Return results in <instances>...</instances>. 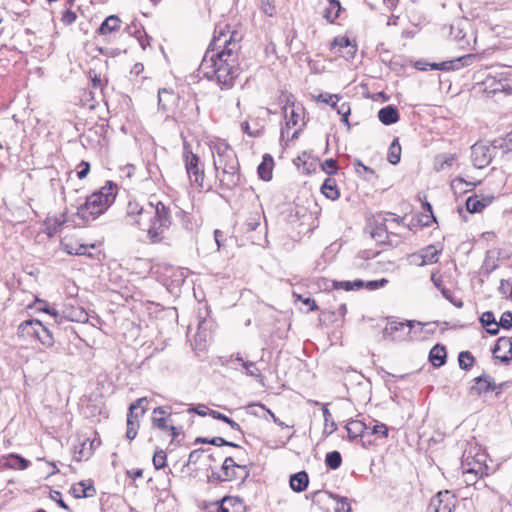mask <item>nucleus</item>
Masks as SVG:
<instances>
[{"label": "nucleus", "instance_id": "23", "mask_svg": "<svg viewBox=\"0 0 512 512\" xmlns=\"http://www.w3.org/2000/svg\"><path fill=\"white\" fill-rule=\"evenodd\" d=\"M378 118L384 125H391L399 120V113L394 106L388 105L379 110Z\"/></svg>", "mask_w": 512, "mask_h": 512}, {"label": "nucleus", "instance_id": "52", "mask_svg": "<svg viewBox=\"0 0 512 512\" xmlns=\"http://www.w3.org/2000/svg\"><path fill=\"white\" fill-rule=\"evenodd\" d=\"M441 293H442L443 297H445L455 307L461 308L463 306V302L461 300H457L453 297L451 290H449L447 288H441Z\"/></svg>", "mask_w": 512, "mask_h": 512}, {"label": "nucleus", "instance_id": "7", "mask_svg": "<svg viewBox=\"0 0 512 512\" xmlns=\"http://www.w3.org/2000/svg\"><path fill=\"white\" fill-rule=\"evenodd\" d=\"M486 89L493 94L498 92L511 93L512 92V69L496 73L494 76L488 75L484 81Z\"/></svg>", "mask_w": 512, "mask_h": 512}, {"label": "nucleus", "instance_id": "56", "mask_svg": "<svg viewBox=\"0 0 512 512\" xmlns=\"http://www.w3.org/2000/svg\"><path fill=\"white\" fill-rule=\"evenodd\" d=\"M90 171V164L86 161H81L78 165L77 176L79 179H84Z\"/></svg>", "mask_w": 512, "mask_h": 512}, {"label": "nucleus", "instance_id": "49", "mask_svg": "<svg viewBox=\"0 0 512 512\" xmlns=\"http://www.w3.org/2000/svg\"><path fill=\"white\" fill-rule=\"evenodd\" d=\"M317 100L324 102L326 104H329V105H331V107L334 108V107H336V102L339 100V96L336 94L324 93V94L318 95Z\"/></svg>", "mask_w": 512, "mask_h": 512}, {"label": "nucleus", "instance_id": "1", "mask_svg": "<svg viewBox=\"0 0 512 512\" xmlns=\"http://www.w3.org/2000/svg\"><path fill=\"white\" fill-rule=\"evenodd\" d=\"M243 33L229 24L216 26L214 36L199 65L198 72L221 89H230L240 75V50Z\"/></svg>", "mask_w": 512, "mask_h": 512}, {"label": "nucleus", "instance_id": "10", "mask_svg": "<svg viewBox=\"0 0 512 512\" xmlns=\"http://www.w3.org/2000/svg\"><path fill=\"white\" fill-rule=\"evenodd\" d=\"M455 497L449 491H440L433 496L428 505V512H452Z\"/></svg>", "mask_w": 512, "mask_h": 512}, {"label": "nucleus", "instance_id": "61", "mask_svg": "<svg viewBox=\"0 0 512 512\" xmlns=\"http://www.w3.org/2000/svg\"><path fill=\"white\" fill-rule=\"evenodd\" d=\"M261 407L267 411V413L270 415L271 419L273 420V422L276 425H278L281 428H288L289 427L284 422H282L279 418H277L276 415L270 409H267L264 405H261Z\"/></svg>", "mask_w": 512, "mask_h": 512}, {"label": "nucleus", "instance_id": "44", "mask_svg": "<svg viewBox=\"0 0 512 512\" xmlns=\"http://www.w3.org/2000/svg\"><path fill=\"white\" fill-rule=\"evenodd\" d=\"M209 415L214 419H217V420L227 423L233 430L241 432L240 425L237 422H235L234 420H232L231 418L227 417L226 415H224L216 410H211L209 412Z\"/></svg>", "mask_w": 512, "mask_h": 512}, {"label": "nucleus", "instance_id": "24", "mask_svg": "<svg viewBox=\"0 0 512 512\" xmlns=\"http://www.w3.org/2000/svg\"><path fill=\"white\" fill-rule=\"evenodd\" d=\"M345 428L350 440H354L360 436L362 437L364 433L369 429V427L360 420L349 421Z\"/></svg>", "mask_w": 512, "mask_h": 512}, {"label": "nucleus", "instance_id": "13", "mask_svg": "<svg viewBox=\"0 0 512 512\" xmlns=\"http://www.w3.org/2000/svg\"><path fill=\"white\" fill-rule=\"evenodd\" d=\"M331 48L336 50L335 52L346 60L352 59L357 51L356 45L353 44L350 39L345 36L335 37Z\"/></svg>", "mask_w": 512, "mask_h": 512}, {"label": "nucleus", "instance_id": "42", "mask_svg": "<svg viewBox=\"0 0 512 512\" xmlns=\"http://www.w3.org/2000/svg\"><path fill=\"white\" fill-rule=\"evenodd\" d=\"M325 463L333 470L338 469L342 463V456L338 451L329 452L326 454Z\"/></svg>", "mask_w": 512, "mask_h": 512}, {"label": "nucleus", "instance_id": "17", "mask_svg": "<svg viewBox=\"0 0 512 512\" xmlns=\"http://www.w3.org/2000/svg\"><path fill=\"white\" fill-rule=\"evenodd\" d=\"M213 153L217 154L213 162L216 171H218L225 162L237 161L233 150L226 143L216 145Z\"/></svg>", "mask_w": 512, "mask_h": 512}, {"label": "nucleus", "instance_id": "4", "mask_svg": "<svg viewBox=\"0 0 512 512\" xmlns=\"http://www.w3.org/2000/svg\"><path fill=\"white\" fill-rule=\"evenodd\" d=\"M221 473L212 472L211 479L219 482L241 480L245 481L250 474L247 465H240L232 457H226L221 467Z\"/></svg>", "mask_w": 512, "mask_h": 512}, {"label": "nucleus", "instance_id": "14", "mask_svg": "<svg viewBox=\"0 0 512 512\" xmlns=\"http://www.w3.org/2000/svg\"><path fill=\"white\" fill-rule=\"evenodd\" d=\"M170 224L158 221L157 218L153 217V220L149 221L146 227L147 237L151 243L156 244L162 242L166 236L165 233L169 229Z\"/></svg>", "mask_w": 512, "mask_h": 512}, {"label": "nucleus", "instance_id": "45", "mask_svg": "<svg viewBox=\"0 0 512 512\" xmlns=\"http://www.w3.org/2000/svg\"><path fill=\"white\" fill-rule=\"evenodd\" d=\"M337 111V113L339 115L342 116V122H344L345 124H347L349 126V120H348V117L351 113V109H350V105L346 102L340 104V105H337L336 104V107H334Z\"/></svg>", "mask_w": 512, "mask_h": 512}, {"label": "nucleus", "instance_id": "43", "mask_svg": "<svg viewBox=\"0 0 512 512\" xmlns=\"http://www.w3.org/2000/svg\"><path fill=\"white\" fill-rule=\"evenodd\" d=\"M451 35L458 42L460 47L465 48L466 46H469L470 41L466 38V34L463 33V29L459 26H451Z\"/></svg>", "mask_w": 512, "mask_h": 512}, {"label": "nucleus", "instance_id": "57", "mask_svg": "<svg viewBox=\"0 0 512 512\" xmlns=\"http://www.w3.org/2000/svg\"><path fill=\"white\" fill-rule=\"evenodd\" d=\"M261 10L268 16H273L274 14V6L271 3V0H261Z\"/></svg>", "mask_w": 512, "mask_h": 512}, {"label": "nucleus", "instance_id": "5", "mask_svg": "<svg viewBox=\"0 0 512 512\" xmlns=\"http://www.w3.org/2000/svg\"><path fill=\"white\" fill-rule=\"evenodd\" d=\"M403 219L389 214V218H384L382 222L377 223L371 232L374 240L382 244L398 245V241H393L391 237H398L399 233L394 231L393 225H400Z\"/></svg>", "mask_w": 512, "mask_h": 512}, {"label": "nucleus", "instance_id": "55", "mask_svg": "<svg viewBox=\"0 0 512 512\" xmlns=\"http://www.w3.org/2000/svg\"><path fill=\"white\" fill-rule=\"evenodd\" d=\"M337 498H338V502H337V507L335 508V512H350L351 507L348 502V499L345 497L344 498L337 497Z\"/></svg>", "mask_w": 512, "mask_h": 512}, {"label": "nucleus", "instance_id": "22", "mask_svg": "<svg viewBox=\"0 0 512 512\" xmlns=\"http://www.w3.org/2000/svg\"><path fill=\"white\" fill-rule=\"evenodd\" d=\"M245 506L238 497H224L219 512H244Z\"/></svg>", "mask_w": 512, "mask_h": 512}, {"label": "nucleus", "instance_id": "54", "mask_svg": "<svg viewBox=\"0 0 512 512\" xmlns=\"http://www.w3.org/2000/svg\"><path fill=\"white\" fill-rule=\"evenodd\" d=\"M388 283V280L385 279V278H382L380 280H372V281H368L366 283H364V286L368 289V290H377L379 288H382L384 287L386 284Z\"/></svg>", "mask_w": 512, "mask_h": 512}, {"label": "nucleus", "instance_id": "35", "mask_svg": "<svg viewBox=\"0 0 512 512\" xmlns=\"http://www.w3.org/2000/svg\"><path fill=\"white\" fill-rule=\"evenodd\" d=\"M39 330V335L37 339L46 347H52L54 344V338L52 332L40 322V325L37 326Z\"/></svg>", "mask_w": 512, "mask_h": 512}, {"label": "nucleus", "instance_id": "53", "mask_svg": "<svg viewBox=\"0 0 512 512\" xmlns=\"http://www.w3.org/2000/svg\"><path fill=\"white\" fill-rule=\"evenodd\" d=\"M498 323L503 329H511L512 328V313L509 311L504 312Z\"/></svg>", "mask_w": 512, "mask_h": 512}, {"label": "nucleus", "instance_id": "20", "mask_svg": "<svg viewBox=\"0 0 512 512\" xmlns=\"http://www.w3.org/2000/svg\"><path fill=\"white\" fill-rule=\"evenodd\" d=\"M39 320L37 319H31L23 321L19 326L17 330V335L20 338L28 339V338H36L39 335V330L37 329V326L40 325Z\"/></svg>", "mask_w": 512, "mask_h": 512}, {"label": "nucleus", "instance_id": "27", "mask_svg": "<svg viewBox=\"0 0 512 512\" xmlns=\"http://www.w3.org/2000/svg\"><path fill=\"white\" fill-rule=\"evenodd\" d=\"M446 349L442 345H435L429 353V360L435 367H440L445 364L446 362Z\"/></svg>", "mask_w": 512, "mask_h": 512}, {"label": "nucleus", "instance_id": "34", "mask_svg": "<svg viewBox=\"0 0 512 512\" xmlns=\"http://www.w3.org/2000/svg\"><path fill=\"white\" fill-rule=\"evenodd\" d=\"M321 192L329 199L336 200L339 198V191L336 186V181L332 178H327L322 187Z\"/></svg>", "mask_w": 512, "mask_h": 512}, {"label": "nucleus", "instance_id": "62", "mask_svg": "<svg viewBox=\"0 0 512 512\" xmlns=\"http://www.w3.org/2000/svg\"><path fill=\"white\" fill-rule=\"evenodd\" d=\"M298 299L302 301L303 304L309 306V311H315L318 309V306L313 299L303 298L302 296H298Z\"/></svg>", "mask_w": 512, "mask_h": 512}, {"label": "nucleus", "instance_id": "60", "mask_svg": "<svg viewBox=\"0 0 512 512\" xmlns=\"http://www.w3.org/2000/svg\"><path fill=\"white\" fill-rule=\"evenodd\" d=\"M75 20H76V14H75V12H73L71 10H67L62 16V22L67 25L72 24Z\"/></svg>", "mask_w": 512, "mask_h": 512}, {"label": "nucleus", "instance_id": "41", "mask_svg": "<svg viewBox=\"0 0 512 512\" xmlns=\"http://www.w3.org/2000/svg\"><path fill=\"white\" fill-rule=\"evenodd\" d=\"M475 361V358L469 351H462L458 355L459 367L463 370L468 371L471 369Z\"/></svg>", "mask_w": 512, "mask_h": 512}, {"label": "nucleus", "instance_id": "51", "mask_svg": "<svg viewBox=\"0 0 512 512\" xmlns=\"http://www.w3.org/2000/svg\"><path fill=\"white\" fill-rule=\"evenodd\" d=\"M480 322L484 328L491 327V325L497 323L493 312L486 311L480 317Z\"/></svg>", "mask_w": 512, "mask_h": 512}, {"label": "nucleus", "instance_id": "15", "mask_svg": "<svg viewBox=\"0 0 512 512\" xmlns=\"http://www.w3.org/2000/svg\"><path fill=\"white\" fill-rule=\"evenodd\" d=\"M492 352L495 358L499 359L501 362H510L512 360V338H498Z\"/></svg>", "mask_w": 512, "mask_h": 512}, {"label": "nucleus", "instance_id": "9", "mask_svg": "<svg viewBox=\"0 0 512 512\" xmlns=\"http://www.w3.org/2000/svg\"><path fill=\"white\" fill-rule=\"evenodd\" d=\"M303 107L295 105L290 96H286V104L283 108L285 117V128L282 129L281 134L284 135L285 131L298 126L299 121L303 118Z\"/></svg>", "mask_w": 512, "mask_h": 512}, {"label": "nucleus", "instance_id": "26", "mask_svg": "<svg viewBox=\"0 0 512 512\" xmlns=\"http://www.w3.org/2000/svg\"><path fill=\"white\" fill-rule=\"evenodd\" d=\"M323 9V17L330 23H333L340 14L341 4L338 0H327Z\"/></svg>", "mask_w": 512, "mask_h": 512}, {"label": "nucleus", "instance_id": "28", "mask_svg": "<svg viewBox=\"0 0 512 512\" xmlns=\"http://www.w3.org/2000/svg\"><path fill=\"white\" fill-rule=\"evenodd\" d=\"M176 97L172 90L166 88L159 89L158 91V106L163 111H168L174 103Z\"/></svg>", "mask_w": 512, "mask_h": 512}, {"label": "nucleus", "instance_id": "8", "mask_svg": "<svg viewBox=\"0 0 512 512\" xmlns=\"http://www.w3.org/2000/svg\"><path fill=\"white\" fill-rule=\"evenodd\" d=\"M221 174H218L220 188L222 190H233L240 183V174L238 173V161L225 162Z\"/></svg>", "mask_w": 512, "mask_h": 512}, {"label": "nucleus", "instance_id": "19", "mask_svg": "<svg viewBox=\"0 0 512 512\" xmlns=\"http://www.w3.org/2000/svg\"><path fill=\"white\" fill-rule=\"evenodd\" d=\"M171 415V407L159 406L154 408L152 417V426L159 430H167L169 425L167 424V417Z\"/></svg>", "mask_w": 512, "mask_h": 512}, {"label": "nucleus", "instance_id": "33", "mask_svg": "<svg viewBox=\"0 0 512 512\" xmlns=\"http://www.w3.org/2000/svg\"><path fill=\"white\" fill-rule=\"evenodd\" d=\"M490 201L488 199H479L478 196H470L466 200V208L471 213L481 212Z\"/></svg>", "mask_w": 512, "mask_h": 512}, {"label": "nucleus", "instance_id": "46", "mask_svg": "<svg viewBox=\"0 0 512 512\" xmlns=\"http://www.w3.org/2000/svg\"><path fill=\"white\" fill-rule=\"evenodd\" d=\"M166 453L163 450L156 451L153 456V465L159 470L166 466Z\"/></svg>", "mask_w": 512, "mask_h": 512}, {"label": "nucleus", "instance_id": "64", "mask_svg": "<svg viewBox=\"0 0 512 512\" xmlns=\"http://www.w3.org/2000/svg\"><path fill=\"white\" fill-rule=\"evenodd\" d=\"M504 147L507 150H512V131L509 132L504 138Z\"/></svg>", "mask_w": 512, "mask_h": 512}, {"label": "nucleus", "instance_id": "31", "mask_svg": "<svg viewBox=\"0 0 512 512\" xmlns=\"http://www.w3.org/2000/svg\"><path fill=\"white\" fill-rule=\"evenodd\" d=\"M273 158L265 155L263 161L258 166V174L261 179L269 181L272 178Z\"/></svg>", "mask_w": 512, "mask_h": 512}, {"label": "nucleus", "instance_id": "47", "mask_svg": "<svg viewBox=\"0 0 512 512\" xmlns=\"http://www.w3.org/2000/svg\"><path fill=\"white\" fill-rule=\"evenodd\" d=\"M322 170L327 173L328 175H334L337 172V162L336 160L329 158L326 159L322 165Z\"/></svg>", "mask_w": 512, "mask_h": 512}, {"label": "nucleus", "instance_id": "18", "mask_svg": "<svg viewBox=\"0 0 512 512\" xmlns=\"http://www.w3.org/2000/svg\"><path fill=\"white\" fill-rule=\"evenodd\" d=\"M496 388L497 384L494 379L487 374H482L474 379V385L471 387V391L477 395H482L489 391H496Z\"/></svg>", "mask_w": 512, "mask_h": 512}, {"label": "nucleus", "instance_id": "59", "mask_svg": "<svg viewBox=\"0 0 512 512\" xmlns=\"http://www.w3.org/2000/svg\"><path fill=\"white\" fill-rule=\"evenodd\" d=\"M452 64L453 62L452 61H445V62H442V63H433V64H430V69L431 70H448L452 67Z\"/></svg>", "mask_w": 512, "mask_h": 512}, {"label": "nucleus", "instance_id": "39", "mask_svg": "<svg viewBox=\"0 0 512 512\" xmlns=\"http://www.w3.org/2000/svg\"><path fill=\"white\" fill-rule=\"evenodd\" d=\"M455 161V155H438L434 160V169L436 171H443L446 167L453 165Z\"/></svg>", "mask_w": 512, "mask_h": 512}, {"label": "nucleus", "instance_id": "3", "mask_svg": "<svg viewBox=\"0 0 512 512\" xmlns=\"http://www.w3.org/2000/svg\"><path fill=\"white\" fill-rule=\"evenodd\" d=\"M154 205L150 202L142 206L136 201H129L126 208V223L145 231L149 221L153 220Z\"/></svg>", "mask_w": 512, "mask_h": 512}, {"label": "nucleus", "instance_id": "63", "mask_svg": "<svg viewBox=\"0 0 512 512\" xmlns=\"http://www.w3.org/2000/svg\"><path fill=\"white\" fill-rule=\"evenodd\" d=\"M241 129L244 133L248 134L249 136L251 137H255L259 134V132H252L250 130V126H249V123L247 121H244L242 124H241Z\"/></svg>", "mask_w": 512, "mask_h": 512}, {"label": "nucleus", "instance_id": "38", "mask_svg": "<svg viewBox=\"0 0 512 512\" xmlns=\"http://www.w3.org/2000/svg\"><path fill=\"white\" fill-rule=\"evenodd\" d=\"M331 286L334 289H344L346 291L360 289L364 286V282L362 280L355 281H332Z\"/></svg>", "mask_w": 512, "mask_h": 512}, {"label": "nucleus", "instance_id": "16", "mask_svg": "<svg viewBox=\"0 0 512 512\" xmlns=\"http://www.w3.org/2000/svg\"><path fill=\"white\" fill-rule=\"evenodd\" d=\"M234 361L239 362L244 369V373L247 376H251L255 378L260 383H263L264 377L261 374L260 369L257 366L256 362L245 360L239 353L236 355H231L229 360H227V364H231Z\"/></svg>", "mask_w": 512, "mask_h": 512}, {"label": "nucleus", "instance_id": "37", "mask_svg": "<svg viewBox=\"0 0 512 512\" xmlns=\"http://www.w3.org/2000/svg\"><path fill=\"white\" fill-rule=\"evenodd\" d=\"M8 467L13 469H19L24 470L29 466V461L24 459L23 457L16 455V454H10L6 458V463Z\"/></svg>", "mask_w": 512, "mask_h": 512}, {"label": "nucleus", "instance_id": "21", "mask_svg": "<svg viewBox=\"0 0 512 512\" xmlns=\"http://www.w3.org/2000/svg\"><path fill=\"white\" fill-rule=\"evenodd\" d=\"M135 405L129 406L127 413V431L126 437L129 440L135 439L139 429V418L140 415L138 412H135Z\"/></svg>", "mask_w": 512, "mask_h": 512}, {"label": "nucleus", "instance_id": "48", "mask_svg": "<svg viewBox=\"0 0 512 512\" xmlns=\"http://www.w3.org/2000/svg\"><path fill=\"white\" fill-rule=\"evenodd\" d=\"M368 430H370L368 433L371 435H379L383 438L388 436V428L383 423H376L371 429L369 428Z\"/></svg>", "mask_w": 512, "mask_h": 512}, {"label": "nucleus", "instance_id": "25", "mask_svg": "<svg viewBox=\"0 0 512 512\" xmlns=\"http://www.w3.org/2000/svg\"><path fill=\"white\" fill-rule=\"evenodd\" d=\"M71 491L75 498H89L96 494L94 486L83 481L73 485Z\"/></svg>", "mask_w": 512, "mask_h": 512}, {"label": "nucleus", "instance_id": "11", "mask_svg": "<svg viewBox=\"0 0 512 512\" xmlns=\"http://www.w3.org/2000/svg\"><path fill=\"white\" fill-rule=\"evenodd\" d=\"M493 149L485 144L475 143L472 146L471 159L476 168H484L492 159Z\"/></svg>", "mask_w": 512, "mask_h": 512}, {"label": "nucleus", "instance_id": "6", "mask_svg": "<svg viewBox=\"0 0 512 512\" xmlns=\"http://www.w3.org/2000/svg\"><path fill=\"white\" fill-rule=\"evenodd\" d=\"M183 162L190 181L202 188L205 178L204 169L198 155L194 154L186 143L183 145Z\"/></svg>", "mask_w": 512, "mask_h": 512}, {"label": "nucleus", "instance_id": "32", "mask_svg": "<svg viewBox=\"0 0 512 512\" xmlns=\"http://www.w3.org/2000/svg\"><path fill=\"white\" fill-rule=\"evenodd\" d=\"M153 217L157 218L160 222H164V224L167 223L171 225L172 223L170 209L162 202H158L154 206Z\"/></svg>", "mask_w": 512, "mask_h": 512}, {"label": "nucleus", "instance_id": "50", "mask_svg": "<svg viewBox=\"0 0 512 512\" xmlns=\"http://www.w3.org/2000/svg\"><path fill=\"white\" fill-rule=\"evenodd\" d=\"M147 404H148V399L146 397H141V398H138L137 400H135L134 402H132L130 404V406H136L135 407V412H137L138 409H140V412L139 415L140 417H142L146 411H147Z\"/></svg>", "mask_w": 512, "mask_h": 512}, {"label": "nucleus", "instance_id": "30", "mask_svg": "<svg viewBox=\"0 0 512 512\" xmlns=\"http://www.w3.org/2000/svg\"><path fill=\"white\" fill-rule=\"evenodd\" d=\"M120 26V19L116 15H110L100 25L98 31L101 35H106L116 31Z\"/></svg>", "mask_w": 512, "mask_h": 512}, {"label": "nucleus", "instance_id": "36", "mask_svg": "<svg viewBox=\"0 0 512 512\" xmlns=\"http://www.w3.org/2000/svg\"><path fill=\"white\" fill-rule=\"evenodd\" d=\"M401 158V146L398 138H395L389 146L388 161L392 165H396L400 162Z\"/></svg>", "mask_w": 512, "mask_h": 512}, {"label": "nucleus", "instance_id": "12", "mask_svg": "<svg viewBox=\"0 0 512 512\" xmlns=\"http://www.w3.org/2000/svg\"><path fill=\"white\" fill-rule=\"evenodd\" d=\"M412 327L413 321L394 322L385 328L384 336L396 341L405 340L410 335Z\"/></svg>", "mask_w": 512, "mask_h": 512}, {"label": "nucleus", "instance_id": "40", "mask_svg": "<svg viewBox=\"0 0 512 512\" xmlns=\"http://www.w3.org/2000/svg\"><path fill=\"white\" fill-rule=\"evenodd\" d=\"M440 253V250L436 249L434 246H428L427 248H425L423 250V254H422V263L421 265H424V264H433V263H436L438 262V255Z\"/></svg>", "mask_w": 512, "mask_h": 512}, {"label": "nucleus", "instance_id": "2", "mask_svg": "<svg viewBox=\"0 0 512 512\" xmlns=\"http://www.w3.org/2000/svg\"><path fill=\"white\" fill-rule=\"evenodd\" d=\"M115 188V184L107 182L106 185L87 197L85 203L77 208L76 215L82 219L83 222L95 220L114 202Z\"/></svg>", "mask_w": 512, "mask_h": 512}, {"label": "nucleus", "instance_id": "58", "mask_svg": "<svg viewBox=\"0 0 512 512\" xmlns=\"http://www.w3.org/2000/svg\"><path fill=\"white\" fill-rule=\"evenodd\" d=\"M211 410L212 409H209L206 405L200 404V405H198L196 407L190 408L188 411L189 412H194V413L198 414L199 416H206V415H209V412Z\"/></svg>", "mask_w": 512, "mask_h": 512}, {"label": "nucleus", "instance_id": "29", "mask_svg": "<svg viewBox=\"0 0 512 512\" xmlns=\"http://www.w3.org/2000/svg\"><path fill=\"white\" fill-rule=\"evenodd\" d=\"M308 483V474L305 471L298 472L290 477V486L296 492L304 491Z\"/></svg>", "mask_w": 512, "mask_h": 512}]
</instances>
